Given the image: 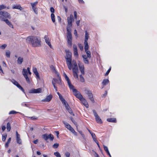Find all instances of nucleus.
<instances>
[{"instance_id": "nucleus-33", "label": "nucleus", "mask_w": 157, "mask_h": 157, "mask_svg": "<svg viewBox=\"0 0 157 157\" xmlns=\"http://www.w3.org/2000/svg\"><path fill=\"white\" fill-rule=\"evenodd\" d=\"M11 140V138H9L7 140V142L5 144V147H7L9 146V144L10 143Z\"/></svg>"}, {"instance_id": "nucleus-24", "label": "nucleus", "mask_w": 157, "mask_h": 157, "mask_svg": "<svg viewBox=\"0 0 157 157\" xmlns=\"http://www.w3.org/2000/svg\"><path fill=\"white\" fill-rule=\"evenodd\" d=\"M79 70L82 74H84V67L83 65L79 64Z\"/></svg>"}, {"instance_id": "nucleus-36", "label": "nucleus", "mask_w": 157, "mask_h": 157, "mask_svg": "<svg viewBox=\"0 0 157 157\" xmlns=\"http://www.w3.org/2000/svg\"><path fill=\"white\" fill-rule=\"evenodd\" d=\"M85 52H86L87 57L90 58L91 57L90 52L88 50H86Z\"/></svg>"}, {"instance_id": "nucleus-21", "label": "nucleus", "mask_w": 157, "mask_h": 157, "mask_svg": "<svg viewBox=\"0 0 157 157\" xmlns=\"http://www.w3.org/2000/svg\"><path fill=\"white\" fill-rule=\"evenodd\" d=\"M13 9H17L22 10H23V8H22L20 4L14 5L12 7Z\"/></svg>"}, {"instance_id": "nucleus-56", "label": "nucleus", "mask_w": 157, "mask_h": 157, "mask_svg": "<svg viewBox=\"0 0 157 157\" xmlns=\"http://www.w3.org/2000/svg\"><path fill=\"white\" fill-rule=\"evenodd\" d=\"M57 19L59 23H61V18L59 16H58L57 17Z\"/></svg>"}, {"instance_id": "nucleus-8", "label": "nucleus", "mask_w": 157, "mask_h": 157, "mask_svg": "<svg viewBox=\"0 0 157 157\" xmlns=\"http://www.w3.org/2000/svg\"><path fill=\"white\" fill-rule=\"evenodd\" d=\"M93 112L95 117V120L97 122L98 124H102V121L100 117L98 115L95 110H93Z\"/></svg>"}, {"instance_id": "nucleus-4", "label": "nucleus", "mask_w": 157, "mask_h": 157, "mask_svg": "<svg viewBox=\"0 0 157 157\" xmlns=\"http://www.w3.org/2000/svg\"><path fill=\"white\" fill-rule=\"evenodd\" d=\"M72 67H73L72 71L74 77L75 78L78 79V68L77 63L75 60H73L72 61Z\"/></svg>"}, {"instance_id": "nucleus-60", "label": "nucleus", "mask_w": 157, "mask_h": 157, "mask_svg": "<svg viewBox=\"0 0 157 157\" xmlns=\"http://www.w3.org/2000/svg\"><path fill=\"white\" fill-rule=\"evenodd\" d=\"M107 94V91H105V92L104 94H103L102 96V97H104V98L106 96V95Z\"/></svg>"}, {"instance_id": "nucleus-37", "label": "nucleus", "mask_w": 157, "mask_h": 157, "mask_svg": "<svg viewBox=\"0 0 157 157\" xmlns=\"http://www.w3.org/2000/svg\"><path fill=\"white\" fill-rule=\"evenodd\" d=\"M38 2L36 1L34 3H31L30 4L32 6V8H34L36 6Z\"/></svg>"}, {"instance_id": "nucleus-61", "label": "nucleus", "mask_w": 157, "mask_h": 157, "mask_svg": "<svg viewBox=\"0 0 157 157\" xmlns=\"http://www.w3.org/2000/svg\"><path fill=\"white\" fill-rule=\"evenodd\" d=\"M74 15L75 18V19H76L77 18V12L76 11H75L74 12Z\"/></svg>"}, {"instance_id": "nucleus-64", "label": "nucleus", "mask_w": 157, "mask_h": 157, "mask_svg": "<svg viewBox=\"0 0 157 157\" xmlns=\"http://www.w3.org/2000/svg\"><path fill=\"white\" fill-rule=\"evenodd\" d=\"M80 22V20H78V21H76V23L77 25L78 26L79 25Z\"/></svg>"}, {"instance_id": "nucleus-13", "label": "nucleus", "mask_w": 157, "mask_h": 157, "mask_svg": "<svg viewBox=\"0 0 157 157\" xmlns=\"http://www.w3.org/2000/svg\"><path fill=\"white\" fill-rule=\"evenodd\" d=\"M42 92V90L40 88L37 89H32L29 91L30 93H41Z\"/></svg>"}, {"instance_id": "nucleus-44", "label": "nucleus", "mask_w": 157, "mask_h": 157, "mask_svg": "<svg viewBox=\"0 0 157 157\" xmlns=\"http://www.w3.org/2000/svg\"><path fill=\"white\" fill-rule=\"evenodd\" d=\"M6 6L3 4L0 5V11L2 9H6Z\"/></svg>"}, {"instance_id": "nucleus-22", "label": "nucleus", "mask_w": 157, "mask_h": 157, "mask_svg": "<svg viewBox=\"0 0 157 157\" xmlns=\"http://www.w3.org/2000/svg\"><path fill=\"white\" fill-rule=\"evenodd\" d=\"M2 21L5 22L10 27L13 28V25L10 22L8 19L2 20Z\"/></svg>"}, {"instance_id": "nucleus-54", "label": "nucleus", "mask_w": 157, "mask_h": 157, "mask_svg": "<svg viewBox=\"0 0 157 157\" xmlns=\"http://www.w3.org/2000/svg\"><path fill=\"white\" fill-rule=\"evenodd\" d=\"M91 135L93 140L96 138V136L94 133H92Z\"/></svg>"}, {"instance_id": "nucleus-6", "label": "nucleus", "mask_w": 157, "mask_h": 157, "mask_svg": "<svg viewBox=\"0 0 157 157\" xmlns=\"http://www.w3.org/2000/svg\"><path fill=\"white\" fill-rule=\"evenodd\" d=\"M63 123L65 125V127L67 129L69 130L73 133H74L75 134H77V132L75 131L74 129L71 126V125L68 123L64 121H63Z\"/></svg>"}, {"instance_id": "nucleus-7", "label": "nucleus", "mask_w": 157, "mask_h": 157, "mask_svg": "<svg viewBox=\"0 0 157 157\" xmlns=\"http://www.w3.org/2000/svg\"><path fill=\"white\" fill-rule=\"evenodd\" d=\"M10 81L14 85L16 86L19 89L21 90L23 92L25 93V90L14 79H10Z\"/></svg>"}, {"instance_id": "nucleus-53", "label": "nucleus", "mask_w": 157, "mask_h": 157, "mask_svg": "<svg viewBox=\"0 0 157 157\" xmlns=\"http://www.w3.org/2000/svg\"><path fill=\"white\" fill-rule=\"evenodd\" d=\"M52 84H53L54 87L56 90V91H57V87L55 86V83L53 82V81L52 82Z\"/></svg>"}, {"instance_id": "nucleus-3", "label": "nucleus", "mask_w": 157, "mask_h": 157, "mask_svg": "<svg viewBox=\"0 0 157 157\" xmlns=\"http://www.w3.org/2000/svg\"><path fill=\"white\" fill-rule=\"evenodd\" d=\"M65 52L66 56L65 58L66 59V63L68 69L70 70H71L72 65L71 53L68 50H66Z\"/></svg>"}, {"instance_id": "nucleus-16", "label": "nucleus", "mask_w": 157, "mask_h": 157, "mask_svg": "<svg viewBox=\"0 0 157 157\" xmlns=\"http://www.w3.org/2000/svg\"><path fill=\"white\" fill-rule=\"evenodd\" d=\"M65 106L66 109L68 110V112L71 115L74 116L75 115L73 113L72 109L70 107L69 105L67 103L64 105Z\"/></svg>"}, {"instance_id": "nucleus-31", "label": "nucleus", "mask_w": 157, "mask_h": 157, "mask_svg": "<svg viewBox=\"0 0 157 157\" xmlns=\"http://www.w3.org/2000/svg\"><path fill=\"white\" fill-rule=\"evenodd\" d=\"M84 44H85L84 49L85 51L88 50L89 46L87 42H84Z\"/></svg>"}, {"instance_id": "nucleus-55", "label": "nucleus", "mask_w": 157, "mask_h": 157, "mask_svg": "<svg viewBox=\"0 0 157 157\" xmlns=\"http://www.w3.org/2000/svg\"><path fill=\"white\" fill-rule=\"evenodd\" d=\"M21 105L23 106L28 107V105L26 104L25 102H23L21 104Z\"/></svg>"}, {"instance_id": "nucleus-5", "label": "nucleus", "mask_w": 157, "mask_h": 157, "mask_svg": "<svg viewBox=\"0 0 157 157\" xmlns=\"http://www.w3.org/2000/svg\"><path fill=\"white\" fill-rule=\"evenodd\" d=\"M75 97L79 99V100L81 101V103H82L86 107H88L89 105L86 100L83 98L80 92L78 94H76Z\"/></svg>"}, {"instance_id": "nucleus-29", "label": "nucleus", "mask_w": 157, "mask_h": 157, "mask_svg": "<svg viewBox=\"0 0 157 157\" xmlns=\"http://www.w3.org/2000/svg\"><path fill=\"white\" fill-rule=\"evenodd\" d=\"M89 33H87V31H85V39L84 42H87L88 40L89 37Z\"/></svg>"}, {"instance_id": "nucleus-48", "label": "nucleus", "mask_w": 157, "mask_h": 157, "mask_svg": "<svg viewBox=\"0 0 157 157\" xmlns=\"http://www.w3.org/2000/svg\"><path fill=\"white\" fill-rule=\"evenodd\" d=\"M59 146V144L57 143L55 144L52 146V147L54 148H58Z\"/></svg>"}, {"instance_id": "nucleus-63", "label": "nucleus", "mask_w": 157, "mask_h": 157, "mask_svg": "<svg viewBox=\"0 0 157 157\" xmlns=\"http://www.w3.org/2000/svg\"><path fill=\"white\" fill-rule=\"evenodd\" d=\"M55 132H56V135L57 136V137L58 138H59V132L58 131H56Z\"/></svg>"}, {"instance_id": "nucleus-40", "label": "nucleus", "mask_w": 157, "mask_h": 157, "mask_svg": "<svg viewBox=\"0 0 157 157\" xmlns=\"http://www.w3.org/2000/svg\"><path fill=\"white\" fill-rule=\"evenodd\" d=\"M70 119L71 121H72V122L75 125H76L77 124V123L74 120V118L72 117H70Z\"/></svg>"}, {"instance_id": "nucleus-34", "label": "nucleus", "mask_w": 157, "mask_h": 157, "mask_svg": "<svg viewBox=\"0 0 157 157\" xmlns=\"http://www.w3.org/2000/svg\"><path fill=\"white\" fill-rule=\"evenodd\" d=\"M51 19L52 21L54 23L55 22V16L54 14L52 13L51 14Z\"/></svg>"}, {"instance_id": "nucleus-25", "label": "nucleus", "mask_w": 157, "mask_h": 157, "mask_svg": "<svg viewBox=\"0 0 157 157\" xmlns=\"http://www.w3.org/2000/svg\"><path fill=\"white\" fill-rule=\"evenodd\" d=\"M59 96L60 101L63 105H65L66 103H67L61 94Z\"/></svg>"}, {"instance_id": "nucleus-38", "label": "nucleus", "mask_w": 157, "mask_h": 157, "mask_svg": "<svg viewBox=\"0 0 157 157\" xmlns=\"http://www.w3.org/2000/svg\"><path fill=\"white\" fill-rule=\"evenodd\" d=\"M79 77L80 81L82 82H84L85 81V80L82 75H80Z\"/></svg>"}, {"instance_id": "nucleus-46", "label": "nucleus", "mask_w": 157, "mask_h": 157, "mask_svg": "<svg viewBox=\"0 0 157 157\" xmlns=\"http://www.w3.org/2000/svg\"><path fill=\"white\" fill-rule=\"evenodd\" d=\"M78 46L80 49L81 51H82L83 50V47L82 45V44H78Z\"/></svg>"}, {"instance_id": "nucleus-45", "label": "nucleus", "mask_w": 157, "mask_h": 157, "mask_svg": "<svg viewBox=\"0 0 157 157\" xmlns=\"http://www.w3.org/2000/svg\"><path fill=\"white\" fill-rule=\"evenodd\" d=\"M104 150L106 151V153L109 152V150H108V148L107 146L104 145Z\"/></svg>"}, {"instance_id": "nucleus-50", "label": "nucleus", "mask_w": 157, "mask_h": 157, "mask_svg": "<svg viewBox=\"0 0 157 157\" xmlns=\"http://www.w3.org/2000/svg\"><path fill=\"white\" fill-rule=\"evenodd\" d=\"M10 51H7L6 52V55L7 57L9 58L10 57Z\"/></svg>"}, {"instance_id": "nucleus-2", "label": "nucleus", "mask_w": 157, "mask_h": 157, "mask_svg": "<svg viewBox=\"0 0 157 157\" xmlns=\"http://www.w3.org/2000/svg\"><path fill=\"white\" fill-rule=\"evenodd\" d=\"M26 40L29 43H30L33 47H39L41 46V39L39 36H29L27 37Z\"/></svg>"}, {"instance_id": "nucleus-58", "label": "nucleus", "mask_w": 157, "mask_h": 157, "mask_svg": "<svg viewBox=\"0 0 157 157\" xmlns=\"http://www.w3.org/2000/svg\"><path fill=\"white\" fill-rule=\"evenodd\" d=\"M27 71H28V73L29 75H31V72L30 71V69L29 67H28L27 68Z\"/></svg>"}, {"instance_id": "nucleus-15", "label": "nucleus", "mask_w": 157, "mask_h": 157, "mask_svg": "<svg viewBox=\"0 0 157 157\" xmlns=\"http://www.w3.org/2000/svg\"><path fill=\"white\" fill-rule=\"evenodd\" d=\"M59 73L57 74V76L59 77V79H57L56 78H53L52 80V81H53V82L55 83V82L57 83L59 85L62 86V83L61 82V80L60 77L59 76Z\"/></svg>"}, {"instance_id": "nucleus-17", "label": "nucleus", "mask_w": 157, "mask_h": 157, "mask_svg": "<svg viewBox=\"0 0 157 157\" xmlns=\"http://www.w3.org/2000/svg\"><path fill=\"white\" fill-rule=\"evenodd\" d=\"M0 15L2 16L3 17L6 18H8L9 19L11 18L10 14L6 11L3 12L1 11V14Z\"/></svg>"}, {"instance_id": "nucleus-20", "label": "nucleus", "mask_w": 157, "mask_h": 157, "mask_svg": "<svg viewBox=\"0 0 157 157\" xmlns=\"http://www.w3.org/2000/svg\"><path fill=\"white\" fill-rule=\"evenodd\" d=\"M73 49L74 51V55L76 57L78 56V54L77 46L76 45H73Z\"/></svg>"}, {"instance_id": "nucleus-30", "label": "nucleus", "mask_w": 157, "mask_h": 157, "mask_svg": "<svg viewBox=\"0 0 157 157\" xmlns=\"http://www.w3.org/2000/svg\"><path fill=\"white\" fill-rule=\"evenodd\" d=\"M82 57L83 58V60L84 63L86 64H88L89 63V61L87 58L86 57V56L85 55L83 56Z\"/></svg>"}, {"instance_id": "nucleus-47", "label": "nucleus", "mask_w": 157, "mask_h": 157, "mask_svg": "<svg viewBox=\"0 0 157 157\" xmlns=\"http://www.w3.org/2000/svg\"><path fill=\"white\" fill-rule=\"evenodd\" d=\"M17 113V112L15 111L12 110L9 113V114L10 115L12 114H15Z\"/></svg>"}, {"instance_id": "nucleus-10", "label": "nucleus", "mask_w": 157, "mask_h": 157, "mask_svg": "<svg viewBox=\"0 0 157 157\" xmlns=\"http://www.w3.org/2000/svg\"><path fill=\"white\" fill-rule=\"evenodd\" d=\"M68 84L70 89L72 90L73 94L75 96H76V94H78L79 93L76 89L74 88V86L71 84V82L68 83Z\"/></svg>"}, {"instance_id": "nucleus-27", "label": "nucleus", "mask_w": 157, "mask_h": 157, "mask_svg": "<svg viewBox=\"0 0 157 157\" xmlns=\"http://www.w3.org/2000/svg\"><path fill=\"white\" fill-rule=\"evenodd\" d=\"M109 82V80L108 79H104L102 82V84L103 86H105L106 85L108 84Z\"/></svg>"}, {"instance_id": "nucleus-43", "label": "nucleus", "mask_w": 157, "mask_h": 157, "mask_svg": "<svg viewBox=\"0 0 157 157\" xmlns=\"http://www.w3.org/2000/svg\"><path fill=\"white\" fill-rule=\"evenodd\" d=\"M54 155L57 157H61V155L59 152H54Z\"/></svg>"}, {"instance_id": "nucleus-59", "label": "nucleus", "mask_w": 157, "mask_h": 157, "mask_svg": "<svg viewBox=\"0 0 157 157\" xmlns=\"http://www.w3.org/2000/svg\"><path fill=\"white\" fill-rule=\"evenodd\" d=\"M50 11H51V12L52 13H53L54 12H55V10L54 9V8L52 7H51L50 8Z\"/></svg>"}, {"instance_id": "nucleus-26", "label": "nucleus", "mask_w": 157, "mask_h": 157, "mask_svg": "<svg viewBox=\"0 0 157 157\" xmlns=\"http://www.w3.org/2000/svg\"><path fill=\"white\" fill-rule=\"evenodd\" d=\"M107 121L109 122L116 123L117 120L116 118H108L107 119Z\"/></svg>"}, {"instance_id": "nucleus-18", "label": "nucleus", "mask_w": 157, "mask_h": 157, "mask_svg": "<svg viewBox=\"0 0 157 157\" xmlns=\"http://www.w3.org/2000/svg\"><path fill=\"white\" fill-rule=\"evenodd\" d=\"M52 96L51 94H49L45 98L42 100L43 101L49 102L52 100Z\"/></svg>"}, {"instance_id": "nucleus-42", "label": "nucleus", "mask_w": 157, "mask_h": 157, "mask_svg": "<svg viewBox=\"0 0 157 157\" xmlns=\"http://www.w3.org/2000/svg\"><path fill=\"white\" fill-rule=\"evenodd\" d=\"M7 46V45L6 44H3L2 45L0 46V48L2 49H4L6 48Z\"/></svg>"}, {"instance_id": "nucleus-62", "label": "nucleus", "mask_w": 157, "mask_h": 157, "mask_svg": "<svg viewBox=\"0 0 157 157\" xmlns=\"http://www.w3.org/2000/svg\"><path fill=\"white\" fill-rule=\"evenodd\" d=\"M6 128V127L5 126H2V129L3 132L4 131Z\"/></svg>"}, {"instance_id": "nucleus-23", "label": "nucleus", "mask_w": 157, "mask_h": 157, "mask_svg": "<svg viewBox=\"0 0 157 157\" xmlns=\"http://www.w3.org/2000/svg\"><path fill=\"white\" fill-rule=\"evenodd\" d=\"M33 72H34V73L36 75V78L40 79V77L39 76V73H38V72L37 71L36 68H33Z\"/></svg>"}, {"instance_id": "nucleus-51", "label": "nucleus", "mask_w": 157, "mask_h": 157, "mask_svg": "<svg viewBox=\"0 0 157 157\" xmlns=\"http://www.w3.org/2000/svg\"><path fill=\"white\" fill-rule=\"evenodd\" d=\"M111 67L109 68V69L107 70V71L106 72V73L105 74V76H106L109 74V72H110V71L111 70Z\"/></svg>"}, {"instance_id": "nucleus-35", "label": "nucleus", "mask_w": 157, "mask_h": 157, "mask_svg": "<svg viewBox=\"0 0 157 157\" xmlns=\"http://www.w3.org/2000/svg\"><path fill=\"white\" fill-rule=\"evenodd\" d=\"M7 136V134L6 133L4 135H3L2 136V140L3 141H5L6 139Z\"/></svg>"}, {"instance_id": "nucleus-41", "label": "nucleus", "mask_w": 157, "mask_h": 157, "mask_svg": "<svg viewBox=\"0 0 157 157\" xmlns=\"http://www.w3.org/2000/svg\"><path fill=\"white\" fill-rule=\"evenodd\" d=\"M51 68L53 71H54L55 73H57V74L58 73L56 71V70L55 67L53 65H52L51 66Z\"/></svg>"}, {"instance_id": "nucleus-39", "label": "nucleus", "mask_w": 157, "mask_h": 157, "mask_svg": "<svg viewBox=\"0 0 157 157\" xmlns=\"http://www.w3.org/2000/svg\"><path fill=\"white\" fill-rule=\"evenodd\" d=\"M65 78L66 80L67 81V83L71 82V81L69 78L65 74Z\"/></svg>"}, {"instance_id": "nucleus-12", "label": "nucleus", "mask_w": 157, "mask_h": 157, "mask_svg": "<svg viewBox=\"0 0 157 157\" xmlns=\"http://www.w3.org/2000/svg\"><path fill=\"white\" fill-rule=\"evenodd\" d=\"M86 93L87 94L90 100L93 102H94V99L93 97V95L91 91L89 90H86L85 91Z\"/></svg>"}, {"instance_id": "nucleus-28", "label": "nucleus", "mask_w": 157, "mask_h": 157, "mask_svg": "<svg viewBox=\"0 0 157 157\" xmlns=\"http://www.w3.org/2000/svg\"><path fill=\"white\" fill-rule=\"evenodd\" d=\"M23 61V58L19 57L18 58L17 60V63L19 64H21Z\"/></svg>"}, {"instance_id": "nucleus-1", "label": "nucleus", "mask_w": 157, "mask_h": 157, "mask_svg": "<svg viewBox=\"0 0 157 157\" xmlns=\"http://www.w3.org/2000/svg\"><path fill=\"white\" fill-rule=\"evenodd\" d=\"M67 43L68 46H71L72 36L71 33V28L72 27V22L74 21L73 15L71 14L69 17L67 18Z\"/></svg>"}, {"instance_id": "nucleus-57", "label": "nucleus", "mask_w": 157, "mask_h": 157, "mask_svg": "<svg viewBox=\"0 0 157 157\" xmlns=\"http://www.w3.org/2000/svg\"><path fill=\"white\" fill-rule=\"evenodd\" d=\"M65 155L67 157H70V153L69 152H67L65 153Z\"/></svg>"}, {"instance_id": "nucleus-32", "label": "nucleus", "mask_w": 157, "mask_h": 157, "mask_svg": "<svg viewBox=\"0 0 157 157\" xmlns=\"http://www.w3.org/2000/svg\"><path fill=\"white\" fill-rule=\"evenodd\" d=\"M6 129L8 132H10L11 130V127L10 124L9 122L7 124Z\"/></svg>"}, {"instance_id": "nucleus-52", "label": "nucleus", "mask_w": 157, "mask_h": 157, "mask_svg": "<svg viewBox=\"0 0 157 157\" xmlns=\"http://www.w3.org/2000/svg\"><path fill=\"white\" fill-rule=\"evenodd\" d=\"M29 118H30L31 120H36L37 119V117H35V116L29 117Z\"/></svg>"}, {"instance_id": "nucleus-49", "label": "nucleus", "mask_w": 157, "mask_h": 157, "mask_svg": "<svg viewBox=\"0 0 157 157\" xmlns=\"http://www.w3.org/2000/svg\"><path fill=\"white\" fill-rule=\"evenodd\" d=\"M32 9H33L34 13L36 14H37L38 13L37 9L36 7H34V8H33V7L32 8Z\"/></svg>"}, {"instance_id": "nucleus-14", "label": "nucleus", "mask_w": 157, "mask_h": 157, "mask_svg": "<svg viewBox=\"0 0 157 157\" xmlns=\"http://www.w3.org/2000/svg\"><path fill=\"white\" fill-rule=\"evenodd\" d=\"M16 138L17 143L19 144H21V140L20 138V135L19 134L17 131L16 132Z\"/></svg>"}, {"instance_id": "nucleus-11", "label": "nucleus", "mask_w": 157, "mask_h": 157, "mask_svg": "<svg viewBox=\"0 0 157 157\" xmlns=\"http://www.w3.org/2000/svg\"><path fill=\"white\" fill-rule=\"evenodd\" d=\"M22 74L25 78L26 80L27 83H30V81L29 78L28 76V72H27V70L24 68L23 69Z\"/></svg>"}, {"instance_id": "nucleus-9", "label": "nucleus", "mask_w": 157, "mask_h": 157, "mask_svg": "<svg viewBox=\"0 0 157 157\" xmlns=\"http://www.w3.org/2000/svg\"><path fill=\"white\" fill-rule=\"evenodd\" d=\"M42 136V138L45 140H47L48 139H50L51 140L53 141L54 138L53 136L51 134H50L48 135L47 134H45L43 135Z\"/></svg>"}, {"instance_id": "nucleus-19", "label": "nucleus", "mask_w": 157, "mask_h": 157, "mask_svg": "<svg viewBox=\"0 0 157 157\" xmlns=\"http://www.w3.org/2000/svg\"><path fill=\"white\" fill-rule=\"evenodd\" d=\"M44 39L45 40L46 43L51 48L52 47L51 44L50 42V40H49L48 36L47 35H45L44 36Z\"/></svg>"}]
</instances>
